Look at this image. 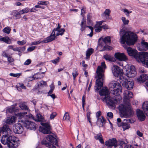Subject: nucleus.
<instances>
[{
  "instance_id": "obj_22",
  "label": "nucleus",
  "mask_w": 148,
  "mask_h": 148,
  "mask_svg": "<svg viewBox=\"0 0 148 148\" xmlns=\"http://www.w3.org/2000/svg\"><path fill=\"white\" fill-rule=\"evenodd\" d=\"M143 109L144 111V112L148 116V101H145L143 103Z\"/></svg>"
},
{
  "instance_id": "obj_15",
  "label": "nucleus",
  "mask_w": 148,
  "mask_h": 148,
  "mask_svg": "<svg viewBox=\"0 0 148 148\" xmlns=\"http://www.w3.org/2000/svg\"><path fill=\"white\" fill-rule=\"evenodd\" d=\"M114 56L117 59L121 61H125L127 60V57L123 53H121L119 52L116 53Z\"/></svg>"
},
{
  "instance_id": "obj_49",
  "label": "nucleus",
  "mask_w": 148,
  "mask_h": 148,
  "mask_svg": "<svg viewBox=\"0 0 148 148\" xmlns=\"http://www.w3.org/2000/svg\"><path fill=\"white\" fill-rule=\"evenodd\" d=\"M14 13L15 14V16L16 19H19L20 18L21 16V14H21V12H20V11L19 12L15 11Z\"/></svg>"
},
{
  "instance_id": "obj_8",
  "label": "nucleus",
  "mask_w": 148,
  "mask_h": 148,
  "mask_svg": "<svg viewBox=\"0 0 148 148\" xmlns=\"http://www.w3.org/2000/svg\"><path fill=\"white\" fill-rule=\"evenodd\" d=\"M140 61L143 64L147 65L148 64V53L140 52L138 60Z\"/></svg>"
},
{
  "instance_id": "obj_45",
  "label": "nucleus",
  "mask_w": 148,
  "mask_h": 148,
  "mask_svg": "<svg viewBox=\"0 0 148 148\" xmlns=\"http://www.w3.org/2000/svg\"><path fill=\"white\" fill-rule=\"evenodd\" d=\"M29 12V9L28 8H26L24 9H22V10L20 11V12L21 14H23L24 13H26Z\"/></svg>"
},
{
  "instance_id": "obj_58",
  "label": "nucleus",
  "mask_w": 148,
  "mask_h": 148,
  "mask_svg": "<svg viewBox=\"0 0 148 148\" xmlns=\"http://www.w3.org/2000/svg\"><path fill=\"white\" fill-rule=\"evenodd\" d=\"M31 60L30 59H27L24 63V65H28L31 64Z\"/></svg>"
},
{
  "instance_id": "obj_36",
  "label": "nucleus",
  "mask_w": 148,
  "mask_h": 148,
  "mask_svg": "<svg viewBox=\"0 0 148 148\" xmlns=\"http://www.w3.org/2000/svg\"><path fill=\"white\" fill-rule=\"evenodd\" d=\"M58 33L56 34V36H58L59 35H62L64 34L65 31L64 29H60V28L57 31Z\"/></svg>"
},
{
  "instance_id": "obj_30",
  "label": "nucleus",
  "mask_w": 148,
  "mask_h": 148,
  "mask_svg": "<svg viewBox=\"0 0 148 148\" xmlns=\"http://www.w3.org/2000/svg\"><path fill=\"white\" fill-rule=\"evenodd\" d=\"M101 119L100 118L98 119L97 122H99V121L101 123L100 125L101 126L103 127V124H105L106 123V119L103 116H101Z\"/></svg>"
},
{
  "instance_id": "obj_38",
  "label": "nucleus",
  "mask_w": 148,
  "mask_h": 148,
  "mask_svg": "<svg viewBox=\"0 0 148 148\" xmlns=\"http://www.w3.org/2000/svg\"><path fill=\"white\" fill-rule=\"evenodd\" d=\"M38 86L39 87H43L47 85L46 82L43 81H41L38 82L37 83Z\"/></svg>"
},
{
  "instance_id": "obj_44",
  "label": "nucleus",
  "mask_w": 148,
  "mask_h": 148,
  "mask_svg": "<svg viewBox=\"0 0 148 148\" xmlns=\"http://www.w3.org/2000/svg\"><path fill=\"white\" fill-rule=\"evenodd\" d=\"M10 28L8 27H7L3 29V31L5 33L9 34L10 33Z\"/></svg>"
},
{
  "instance_id": "obj_35",
  "label": "nucleus",
  "mask_w": 148,
  "mask_h": 148,
  "mask_svg": "<svg viewBox=\"0 0 148 148\" xmlns=\"http://www.w3.org/2000/svg\"><path fill=\"white\" fill-rule=\"evenodd\" d=\"M111 12L110 10L109 9H106L105 10V12L103 14V15L104 16H108V17H107L106 18L107 19H110L109 18V16H110V13Z\"/></svg>"
},
{
  "instance_id": "obj_6",
  "label": "nucleus",
  "mask_w": 148,
  "mask_h": 148,
  "mask_svg": "<svg viewBox=\"0 0 148 148\" xmlns=\"http://www.w3.org/2000/svg\"><path fill=\"white\" fill-rule=\"evenodd\" d=\"M103 101H105L106 103L108 106H110L111 108H115V104H117L120 101V99L119 98L116 99L111 97L110 95L107 97H104L103 99Z\"/></svg>"
},
{
  "instance_id": "obj_19",
  "label": "nucleus",
  "mask_w": 148,
  "mask_h": 148,
  "mask_svg": "<svg viewBox=\"0 0 148 148\" xmlns=\"http://www.w3.org/2000/svg\"><path fill=\"white\" fill-rule=\"evenodd\" d=\"M148 79V75L143 74L137 78L138 81L139 82H144Z\"/></svg>"
},
{
  "instance_id": "obj_7",
  "label": "nucleus",
  "mask_w": 148,
  "mask_h": 148,
  "mask_svg": "<svg viewBox=\"0 0 148 148\" xmlns=\"http://www.w3.org/2000/svg\"><path fill=\"white\" fill-rule=\"evenodd\" d=\"M127 51L129 56H132L138 60L140 56V52L138 53L136 50L133 49L130 47L127 48Z\"/></svg>"
},
{
  "instance_id": "obj_32",
  "label": "nucleus",
  "mask_w": 148,
  "mask_h": 148,
  "mask_svg": "<svg viewBox=\"0 0 148 148\" xmlns=\"http://www.w3.org/2000/svg\"><path fill=\"white\" fill-rule=\"evenodd\" d=\"M3 125L2 127V132H7L10 130L9 127L8 125H6L4 123H2Z\"/></svg>"
},
{
  "instance_id": "obj_1",
  "label": "nucleus",
  "mask_w": 148,
  "mask_h": 148,
  "mask_svg": "<svg viewBox=\"0 0 148 148\" xmlns=\"http://www.w3.org/2000/svg\"><path fill=\"white\" fill-rule=\"evenodd\" d=\"M112 72L115 77H118L120 76L119 81L123 86L129 90L133 88L134 84L133 82L128 81L127 78L123 76L122 70L120 67L116 65L113 66Z\"/></svg>"
},
{
  "instance_id": "obj_17",
  "label": "nucleus",
  "mask_w": 148,
  "mask_h": 148,
  "mask_svg": "<svg viewBox=\"0 0 148 148\" xmlns=\"http://www.w3.org/2000/svg\"><path fill=\"white\" fill-rule=\"evenodd\" d=\"M99 93L101 96H104V97H107L110 96V93L107 87L100 90L99 92Z\"/></svg>"
},
{
  "instance_id": "obj_31",
  "label": "nucleus",
  "mask_w": 148,
  "mask_h": 148,
  "mask_svg": "<svg viewBox=\"0 0 148 148\" xmlns=\"http://www.w3.org/2000/svg\"><path fill=\"white\" fill-rule=\"evenodd\" d=\"M37 119H35V121H37L43 122L44 120L43 117L40 114H37L36 115Z\"/></svg>"
},
{
  "instance_id": "obj_48",
  "label": "nucleus",
  "mask_w": 148,
  "mask_h": 148,
  "mask_svg": "<svg viewBox=\"0 0 148 148\" xmlns=\"http://www.w3.org/2000/svg\"><path fill=\"white\" fill-rule=\"evenodd\" d=\"M94 27L95 28V30L97 32H99L102 30V29L101 26H95Z\"/></svg>"
},
{
  "instance_id": "obj_63",
  "label": "nucleus",
  "mask_w": 148,
  "mask_h": 148,
  "mask_svg": "<svg viewBox=\"0 0 148 148\" xmlns=\"http://www.w3.org/2000/svg\"><path fill=\"white\" fill-rule=\"evenodd\" d=\"M56 115L57 114L56 112H53L50 115V119H53L54 118V117L56 116Z\"/></svg>"
},
{
  "instance_id": "obj_56",
  "label": "nucleus",
  "mask_w": 148,
  "mask_h": 148,
  "mask_svg": "<svg viewBox=\"0 0 148 148\" xmlns=\"http://www.w3.org/2000/svg\"><path fill=\"white\" fill-rule=\"evenodd\" d=\"M17 85L18 86L20 87L23 89H26V87L24 86L23 83H18Z\"/></svg>"
},
{
  "instance_id": "obj_34",
  "label": "nucleus",
  "mask_w": 148,
  "mask_h": 148,
  "mask_svg": "<svg viewBox=\"0 0 148 148\" xmlns=\"http://www.w3.org/2000/svg\"><path fill=\"white\" fill-rule=\"evenodd\" d=\"M20 107L23 110H27L28 109L25 102H23L21 103L20 104Z\"/></svg>"
},
{
  "instance_id": "obj_20",
  "label": "nucleus",
  "mask_w": 148,
  "mask_h": 148,
  "mask_svg": "<svg viewBox=\"0 0 148 148\" xmlns=\"http://www.w3.org/2000/svg\"><path fill=\"white\" fill-rule=\"evenodd\" d=\"M16 117L12 116L10 118H8L6 121H3L2 123H4L6 125H10L13 123V122L15 121Z\"/></svg>"
},
{
  "instance_id": "obj_64",
  "label": "nucleus",
  "mask_w": 148,
  "mask_h": 148,
  "mask_svg": "<svg viewBox=\"0 0 148 148\" xmlns=\"http://www.w3.org/2000/svg\"><path fill=\"white\" fill-rule=\"evenodd\" d=\"M36 48V46H32L30 47H29L27 49V50L29 51H32L34 50Z\"/></svg>"
},
{
  "instance_id": "obj_5",
  "label": "nucleus",
  "mask_w": 148,
  "mask_h": 148,
  "mask_svg": "<svg viewBox=\"0 0 148 148\" xmlns=\"http://www.w3.org/2000/svg\"><path fill=\"white\" fill-rule=\"evenodd\" d=\"M109 86L110 88H112L113 94L115 95H119L121 93L122 86L120 84L115 81H113L109 84Z\"/></svg>"
},
{
  "instance_id": "obj_29",
  "label": "nucleus",
  "mask_w": 148,
  "mask_h": 148,
  "mask_svg": "<svg viewBox=\"0 0 148 148\" xmlns=\"http://www.w3.org/2000/svg\"><path fill=\"white\" fill-rule=\"evenodd\" d=\"M94 49L92 48L88 49L86 52V58L88 59L90 58V56L93 53Z\"/></svg>"
},
{
  "instance_id": "obj_57",
  "label": "nucleus",
  "mask_w": 148,
  "mask_h": 148,
  "mask_svg": "<svg viewBox=\"0 0 148 148\" xmlns=\"http://www.w3.org/2000/svg\"><path fill=\"white\" fill-rule=\"evenodd\" d=\"M91 114V113L90 112H87L86 115L87 117L88 120V121L89 123L91 125H92V122L90 120V115Z\"/></svg>"
},
{
  "instance_id": "obj_25",
  "label": "nucleus",
  "mask_w": 148,
  "mask_h": 148,
  "mask_svg": "<svg viewBox=\"0 0 148 148\" xmlns=\"http://www.w3.org/2000/svg\"><path fill=\"white\" fill-rule=\"evenodd\" d=\"M0 41H3L8 44L11 43V41L8 36H5L0 38Z\"/></svg>"
},
{
  "instance_id": "obj_39",
  "label": "nucleus",
  "mask_w": 148,
  "mask_h": 148,
  "mask_svg": "<svg viewBox=\"0 0 148 148\" xmlns=\"http://www.w3.org/2000/svg\"><path fill=\"white\" fill-rule=\"evenodd\" d=\"M40 124L41 125L44 127H43V128H50V126L49 122L45 123L41 122Z\"/></svg>"
},
{
  "instance_id": "obj_59",
  "label": "nucleus",
  "mask_w": 148,
  "mask_h": 148,
  "mask_svg": "<svg viewBox=\"0 0 148 148\" xmlns=\"http://www.w3.org/2000/svg\"><path fill=\"white\" fill-rule=\"evenodd\" d=\"M26 42L24 40H23L22 41H17V43L20 45H22L25 44Z\"/></svg>"
},
{
  "instance_id": "obj_53",
  "label": "nucleus",
  "mask_w": 148,
  "mask_h": 148,
  "mask_svg": "<svg viewBox=\"0 0 148 148\" xmlns=\"http://www.w3.org/2000/svg\"><path fill=\"white\" fill-rule=\"evenodd\" d=\"M86 8L85 7H82L81 9V14L82 16H83L85 14L86 12Z\"/></svg>"
},
{
  "instance_id": "obj_21",
  "label": "nucleus",
  "mask_w": 148,
  "mask_h": 148,
  "mask_svg": "<svg viewBox=\"0 0 148 148\" xmlns=\"http://www.w3.org/2000/svg\"><path fill=\"white\" fill-rule=\"evenodd\" d=\"M118 126L119 127L122 126V127L123 129V131H125L127 129H128L130 128V125L129 124H128L126 122H122L120 124H118Z\"/></svg>"
},
{
  "instance_id": "obj_16",
  "label": "nucleus",
  "mask_w": 148,
  "mask_h": 148,
  "mask_svg": "<svg viewBox=\"0 0 148 148\" xmlns=\"http://www.w3.org/2000/svg\"><path fill=\"white\" fill-rule=\"evenodd\" d=\"M136 113L138 118L140 121L145 120V116L143 111L138 109L136 110Z\"/></svg>"
},
{
  "instance_id": "obj_41",
  "label": "nucleus",
  "mask_w": 148,
  "mask_h": 148,
  "mask_svg": "<svg viewBox=\"0 0 148 148\" xmlns=\"http://www.w3.org/2000/svg\"><path fill=\"white\" fill-rule=\"evenodd\" d=\"M7 110L9 112L12 113L15 112V109L14 106H11L7 109Z\"/></svg>"
},
{
  "instance_id": "obj_26",
  "label": "nucleus",
  "mask_w": 148,
  "mask_h": 148,
  "mask_svg": "<svg viewBox=\"0 0 148 148\" xmlns=\"http://www.w3.org/2000/svg\"><path fill=\"white\" fill-rule=\"evenodd\" d=\"M81 29L80 30L82 32H83V31L85 30V29L86 27H87V25H86V21L85 20L83 19L82 21L81 24Z\"/></svg>"
},
{
  "instance_id": "obj_23",
  "label": "nucleus",
  "mask_w": 148,
  "mask_h": 148,
  "mask_svg": "<svg viewBox=\"0 0 148 148\" xmlns=\"http://www.w3.org/2000/svg\"><path fill=\"white\" fill-rule=\"evenodd\" d=\"M41 143L42 145H45L46 147L49 148H56L54 145L51 144L46 140H43L41 142Z\"/></svg>"
},
{
  "instance_id": "obj_40",
  "label": "nucleus",
  "mask_w": 148,
  "mask_h": 148,
  "mask_svg": "<svg viewBox=\"0 0 148 148\" xmlns=\"http://www.w3.org/2000/svg\"><path fill=\"white\" fill-rule=\"evenodd\" d=\"M141 46L146 50L148 46V42H145L144 40H143L141 42Z\"/></svg>"
},
{
  "instance_id": "obj_2",
  "label": "nucleus",
  "mask_w": 148,
  "mask_h": 148,
  "mask_svg": "<svg viewBox=\"0 0 148 148\" xmlns=\"http://www.w3.org/2000/svg\"><path fill=\"white\" fill-rule=\"evenodd\" d=\"M138 38L135 33L130 31H126L120 39L121 44L126 43L129 46L134 45L137 41Z\"/></svg>"
},
{
  "instance_id": "obj_43",
  "label": "nucleus",
  "mask_w": 148,
  "mask_h": 148,
  "mask_svg": "<svg viewBox=\"0 0 148 148\" xmlns=\"http://www.w3.org/2000/svg\"><path fill=\"white\" fill-rule=\"evenodd\" d=\"M40 73H38L34 75L33 76L32 78H33L34 79H40L41 77H43L42 76L40 77Z\"/></svg>"
},
{
  "instance_id": "obj_3",
  "label": "nucleus",
  "mask_w": 148,
  "mask_h": 148,
  "mask_svg": "<svg viewBox=\"0 0 148 148\" xmlns=\"http://www.w3.org/2000/svg\"><path fill=\"white\" fill-rule=\"evenodd\" d=\"M1 141L3 144L7 145L9 148H16L19 144L18 138L14 136L3 135L1 139Z\"/></svg>"
},
{
  "instance_id": "obj_52",
  "label": "nucleus",
  "mask_w": 148,
  "mask_h": 148,
  "mask_svg": "<svg viewBox=\"0 0 148 148\" xmlns=\"http://www.w3.org/2000/svg\"><path fill=\"white\" fill-rule=\"evenodd\" d=\"M101 137H102V136L101 133L96 134L95 136H94V138L96 140H99Z\"/></svg>"
},
{
  "instance_id": "obj_47",
  "label": "nucleus",
  "mask_w": 148,
  "mask_h": 148,
  "mask_svg": "<svg viewBox=\"0 0 148 148\" xmlns=\"http://www.w3.org/2000/svg\"><path fill=\"white\" fill-rule=\"evenodd\" d=\"M69 116L68 112H66L64 115L63 118V120H69Z\"/></svg>"
},
{
  "instance_id": "obj_18",
  "label": "nucleus",
  "mask_w": 148,
  "mask_h": 148,
  "mask_svg": "<svg viewBox=\"0 0 148 148\" xmlns=\"http://www.w3.org/2000/svg\"><path fill=\"white\" fill-rule=\"evenodd\" d=\"M46 139L47 140L49 141L52 143L55 144L56 145H58V142L57 139L53 136L51 135H48L46 137Z\"/></svg>"
},
{
  "instance_id": "obj_62",
  "label": "nucleus",
  "mask_w": 148,
  "mask_h": 148,
  "mask_svg": "<svg viewBox=\"0 0 148 148\" xmlns=\"http://www.w3.org/2000/svg\"><path fill=\"white\" fill-rule=\"evenodd\" d=\"M126 121V122L127 123H133L134 121L133 119H124V121Z\"/></svg>"
},
{
  "instance_id": "obj_42",
  "label": "nucleus",
  "mask_w": 148,
  "mask_h": 148,
  "mask_svg": "<svg viewBox=\"0 0 148 148\" xmlns=\"http://www.w3.org/2000/svg\"><path fill=\"white\" fill-rule=\"evenodd\" d=\"M103 41L105 44L110 43L111 42L110 37L109 36L106 37L103 39Z\"/></svg>"
},
{
  "instance_id": "obj_33",
  "label": "nucleus",
  "mask_w": 148,
  "mask_h": 148,
  "mask_svg": "<svg viewBox=\"0 0 148 148\" xmlns=\"http://www.w3.org/2000/svg\"><path fill=\"white\" fill-rule=\"evenodd\" d=\"M41 43H46L48 42H47L46 39L45 38L43 40H42V41H36L32 42L31 43V45H36L39 44Z\"/></svg>"
},
{
  "instance_id": "obj_24",
  "label": "nucleus",
  "mask_w": 148,
  "mask_h": 148,
  "mask_svg": "<svg viewBox=\"0 0 148 148\" xmlns=\"http://www.w3.org/2000/svg\"><path fill=\"white\" fill-rule=\"evenodd\" d=\"M50 128H45L42 127L40 126L39 128V130L40 132L44 134H49L51 133L50 130Z\"/></svg>"
},
{
  "instance_id": "obj_27",
  "label": "nucleus",
  "mask_w": 148,
  "mask_h": 148,
  "mask_svg": "<svg viewBox=\"0 0 148 148\" xmlns=\"http://www.w3.org/2000/svg\"><path fill=\"white\" fill-rule=\"evenodd\" d=\"M103 58L107 61L110 62L114 61V58L113 57L111 56L110 55L106 54L103 56Z\"/></svg>"
},
{
  "instance_id": "obj_61",
  "label": "nucleus",
  "mask_w": 148,
  "mask_h": 148,
  "mask_svg": "<svg viewBox=\"0 0 148 148\" xmlns=\"http://www.w3.org/2000/svg\"><path fill=\"white\" fill-rule=\"evenodd\" d=\"M107 116L110 119L113 118V116L112 113L111 112H108L107 114Z\"/></svg>"
},
{
  "instance_id": "obj_13",
  "label": "nucleus",
  "mask_w": 148,
  "mask_h": 148,
  "mask_svg": "<svg viewBox=\"0 0 148 148\" xmlns=\"http://www.w3.org/2000/svg\"><path fill=\"white\" fill-rule=\"evenodd\" d=\"M13 131L16 134H21L23 131V127L20 123L15 124L13 127Z\"/></svg>"
},
{
  "instance_id": "obj_55",
  "label": "nucleus",
  "mask_w": 148,
  "mask_h": 148,
  "mask_svg": "<svg viewBox=\"0 0 148 148\" xmlns=\"http://www.w3.org/2000/svg\"><path fill=\"white\" fill-rule=\"evenodd\" d=\"M73 74L75 75L76 76L78 75L79 73L77 68H74L73 69V72L72 73L73 75Z\"/></svg>"
},
{
  "instance_id": "obj_50",
  "label": "nucleus",
  "mask_w": 148,
  "mask_h": 148,
  "mask_svg": "<svg viewBox=\"0 0 148 148\" xmlns=\"http://www.w3.org/2000/svg\"><path fill=\"white\" fill-rule=\"evenodd\" d=\"M60 58L59 57H58L56 58L55 59L52 60L51 62L54 64H56L60 61Z\"/></svg>"
},
{
  "instance_id": "obj_60",
  "label": "nucleus",
  "mask_w": 148,
  "mask_h": 148,
  "mask_svg": "<svg viewBox=\"0 0 148 148\" xmlns=\"http://www.w3.org/2000/svg\"><path fill=\"white\" fill-rule=\"evenodd\" d=\"M7 58L8 61L10 63L12 62L14 60V59L12 57L10 56H8Z\"/></svg>"
},
{
  "instance_id": "obj_14",
  "label": "nucleus",
  "mask_w": 148,
  "mask_h": 148,
  "mask_svg": "<svg viewBox=\"0 0 148 148\" xmlns=\"http://www.w3.org/2000/svg\"><path fill=\"white\" fill-rule=\"evenodd\" d=\"M130 106H126L123 105H121L119 106V110L121 115L122 117L127 115V111Z\"/></svg>"
},
{
  "instance_id": "obj_46",
  "label": "nucleus",
  "mask_w": 148,
  "mask_h": 148,
  "mask_svg": "<svg viewBox=\"0 0 148 148\" xmlns=\"http://www.w3.org/2000/svg\"><path fill=\"white\" fill-rule=\"evenodd\" d=\"M121 20L124 25H128V24L129 21L128 20H126L125 17H122L121 18Z\"/></svg>"
},
{
  "instance_id": "obj_12",
  "label": "nucleus",
  "mask_w": 148,
  "mask_h": 148,
  "mask_svg": "<svg viewBox=\"0 0 148 148\" xmlns=\"http://www.w3.org/2000/svg\"><path fill=\"white\" fill-rule=\"evenodd\" d=\"M105 145L108 147V148H112L114 146L115 148L118 146L117 141L115 138H112L110 139L105 142Z\"/></svg>"
},
{
  "instance_id": "obj_9",
  "label": "nucleus",
  "mask_w": 148,
  "mask_h": 148,
  "mask_svg": "<svg viewBox=\"0 0 148 148\" xmlns=\"http://www.w3.org/2000/svg\"><path fill=\"white\" fill-rule=\"evenodd\" d=\"M136 74V71L134 66H131L126 70L125 75L129 77H134Z\"/></svg>"
},
{
  "instance_id": "obj_37",
  "label": "nucleus",
  "mask_w": 148,
  "mask_h": 148,
  "mask_svg": "<svg viewBox=\"0 0 148 148\" xmlns=\"http://www.w3.org/2000/svg\"><path fill=\"white\" fill-rule=\"evenodd\" d=\"M112 47L109 45H105L103 47V49L100 50L101 51H105L110 50L112 49Z\"/></svg>"
},
{
  "instance_id": "obj_4",
  "label": "nucleus",
  "mask_w": 148,
  "mask_h": 148,
  "mask_svg": "<svg viewBox=\"0 0 148 148\" xmlns=\"http://www.w3.org/2000/svg\"><path fill=\"white\" fill-rule=\"evenodd\" d=\"M103 68L100 66H98L97 68L96 73L97 75L95 78H97L96 81V84L97 85L95 90L98 91L103 86V75L102 73L104 72Z\"/></svg>"
},
{
  "instance_id": "obj_11",
  "label": "nucleus",
  "mask_w": 148,
  "mask_h": 148,
  "mask_svg": "<svg viewBox=\"0 0 148 148\" xmlns=\"http://www.w3.org/2000/svg\"><path fill=\"white\" fill-rule=\"evenodd\" d=\"M23 125L24 126L30 130H35L36 128V124L35 123L29 121H25L23 123Z\"/></svg>"
},
{
  "instance_id": "obj_28",
  "label": "nucleus",
  "mask_w": 148,
  "mask_h": 148,
  "mask_svg": "<svg viewBox=\"0 0 148 148\" xmlns=\"http://www.w3.org/2000/svg\"><path fill=\"white\" fill-rule=\"evenodd\" d=\"M133 111L131 110L130 107H129L127 111V115L125 116L124 117L130 118L132 116L134 115Z\"/></svg>"
},
{
  "instance_id": "obj_51",
  "label": "nucleus",
  "mask_w": 148,
  "mask_h": 148,
  "mask_svg": "<svg viewBox=\"0 0 148 148\" xmlns=\"http://www.w3.org/2000/svg\"><path fill=\"white\" fill-rule=\"evenodd\" d=\"M49 3V2L47 1H39L38 2V4L40 5H46L48 4Z\"/></svg>"
},
{
  "instance_id": "obj_54",
  "label": "nucleus",
  "mask_w": 148,
  "mask_h": 148,
  "mask_svg": "<svg viewBox=\"0 0 148 148\" xmlns=\"http://www.w3.org/2000/svg\"><path fill=\"white\" fill-rule=\"evenodd\" d=\"M9 75L12 77H18L20 76L21 74L19 73L14 74L13 73H11Z\"/></svg>"
},
{
  "instance_id": "obj_10",
  "label": "nucleus",
  "mask_w": 148,
  "mask_h": 148,
  "mask_svg": "<svg viewBox=\"0 0 148 148\" xmlns=\"http://www.w3.org/2000/svg\"><path fill=\"white\" fill-rule=\"evenodd\" d=\"M60 27L61 26L58 23V27H57L55 28L53 30L50 36L45 38L48 42H51L55 39L57 36H56V35L55 31H57L58 29H59L60 28Z\"/></svg>"
}]
</instances>
